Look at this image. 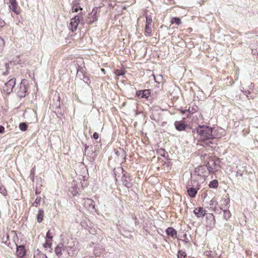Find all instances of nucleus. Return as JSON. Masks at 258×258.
<instances>
[{
  "label": "nucleus",
  "mask_w": 258,
  "mask_h": 258,
  "mask_svg": "<svg viewBox=\"0 0 258 258\" xmlns=\"http://www.w3.org/2000/svg\"><path fill=\"white\" fill-rule=\"evenodd\" d=\"M82 21L83 20L82 19H81L80 16L77 15L75 16L71 19L70 25L69 26V29L72 32L76 31L78 28L79 23Z\"/></svg>",
  "instance_id": "nucleus-6"
},
{
  "label": "nucleus",
  "mask_w": 258,
  "mask_h": 258,
  "mask_svg": "<svg viewBox=\"0 0 258 258\" xmlns=\"http://www.w3.org/2000/svg\"><path fill=\"white\" fill-rule=\"evenodd\" d=\"M166 232L168 235L171 236L172 237H176L177 232L172 227H169L166 230Z\"/></svg>",
  "instance_id": "nucleus-17"
},
{
  "label": "nucleus",
  "mask_w": 258,
  "mask_h": 258,
  "mask_svg": "<svg viewBox=\"0 0 258 258\" xmlns=\"http://www.w3.org/2000/svg\"><path fill=\"white\" fill-rule=\"evenodd\" d=\"M186 253L182 250H179L178 252V258H184L186 256Z\"/></svg>",
  "instance_id": "nucleus-30"
},
{
  "label": "nucleus",
  "mask_w": 258,
  "mask_h": 258,
  "mask_svg": "<svg viewBox=\"0 0 258 258\" xmlns=\"http://www.w3.org/2000/svg\"><path fill=\"white\" fill-rule=\"evenodd\" d=\"M4 243L12 249L13 248L14 246H16L17 247L16 254L18 257H22L25 255L26 249L24 245H21L18 246L16 243H14L12 246L11 245L10 242L8 241L7 240L4 241Z\"/></svg>",
  "instance_id": "nucleus-3"
},
{
  "label": "nucleus",
  "mask_w": 258,
  "mask_h": 258,
  "mask_svg": "<svg viewBox=\"0 0 258 258\" xmlns=\"http://www.w3.org/2000/svg\"><path fill=\"white\" fill-rule=\"evenodd\" d=\"M236 176L242 177L243 176V173L241 172L240 171H238L237 172Z\"/></svg>",
  "instance_id": "nucleus-41"
},
{
  "label": "nucleus",
  "mask_w": 258,
  "mask_h": 258,
  "mask_svg": "<svg viewBox=\"0 0 258 258\" xmlns=\"http://www.w3.org/2000/svg\"><path fill=\"white\" fill-rule=\"evenodd\" d=\"M54 235V229L53 228L49 229L46 234V238L49 239L50 240Z\"/></svg>",
  "instance_id": "nucleus-21"
},
{
  "label": "nucleus",
  "mask_w": 258,
  "mask_h": 258,
  "mask_svg": "<svg viewBox=\"0 0 258 258\" xmlns=\"http://www.w3.org/2000/svg\"><path fill=\"white\" fill-rule=\"evenodd\" d=\"M217 205V202H216V200L212 199L210 201V208L213 209H215L216 208Z\"/></svg>",
  "instance_id": "nucleus-27"
},
{
  "label": "nucleus",
  "mask_w": 258,
  "mask_h": 258,
  "mask_svg": "<svg viewBox=\"0 0 258 258\" xmlns=\"http://www.w3.org/2000/svg\"><path fill=\"white\" fill-rule=\"evenodd\" d=\"M85 22L88 24H92L94 21H92V20H91V17L89 16L85 20Z\"/></svg>",
  "instance_id": "nucleus-37"
},
{
  "label": "nucleus",
  "mask_w": 258,
  "mask_h": 258,
  "mask_svg": "<svg viewBox=\"0 0 258 258\" xmlns=\"http://www.w3.org/2000/svg\"><path fill=\"white\" fill-rule=\"evenodd\" d=\"M43 246L46 250L48 249L49 251H52V248H51V243L50 242V240L46 239L45 242L43 244Z\"/></svg>",
  "instance_id": "nucleus-20"
},
{
  "label": "nucleus",
  "mask_w": 258,
  "mask_h": 258,
  "mask_svg": "<svg viewBox=\"0 0 258 258\" xmlns=\"http://www.w3.org/2000/svg\"><path fill=\"white\" fill-rule=\"evenodd\" d=\"M3 240L4 241L5 240V237H3Z\"/></svg>",
  "instance_id": "nucleus-48"
},
{
  "label": "nucleus",
  "mask_w": 258,
  "mask_h": 258,
  "mask_svg": "<svg viewBox=\"0 0 258 258\" xmlns=\"http://www.w3.org/2000/svg\"><path fill=\"white\" fill-rule=\"evenodd\" d=\"M0 192L1 194H2L4 195H5L7 193L6 190L5 189V187H4L3 186L0 187Z\"/></svg>",
  "instance_id": "nucleus-38"
},
{
  "label": "nucleus",
  "mask_w": 258,
  "mask_h": 258,
  "mask_svg": "<svg viewBox=\"0 0 258 258\" xmlns=\"http://www.w3.org/2000/svg\"><path fill=\"white\" fill-rule=\"evenodd\" d=\"M93 138L95 140L98 139L99 138V135L96 132L94 133L93 134Z\"/></svg>",
  "instance_id": "nucleus-40"
},
{
  "label": "nucleus",
  "mask_w": 258,
  "mask_h": 258,
  "mask_svg": "<svg viewBox=\"0 0 258 258\" xmlns=\"http://www.w3.org/2000/svg\"><path fill=\"white\" fill-rule=\"evenodd\" d=\"M207 169V165L201 166L196 168L195 172L199 177L202 178L203 180H205V177H207L209 175Z\"/></svg>",
  "instance_id": "nucleus-4"
},
{
  "label": "nucleus",
  "mask_w": 258,
  "mask_h": 258,
  "mask_svg": "<svg viewBox=\"0 0 258 258\" xmlns=\"http://www.w3.org/2000/svg\"><path fill=\"white\" fill-rule=\"evenodd\" d=\"M40 201L41 197H37L33 203V205L35 206V207H37L38 205L40 203Z\"/></svg>",
  "instance_id": "nucleus-34"
},
{
  "label": "nucleus",
  "mask_w": 258,
  "mask_h": 258,
  "mask_svg": "<svg viewBox=\"0 0 258 258\" xmlns=\"http://www.w3.org/2000/svg\"><path fill=\"white\" fill-rule=\"evenodd\" d=\"M222 202H223L225 206H227L229 204L230 200L229 199H224L222 201Z\"/></svg>",
  "instance_id": "nucleus-39"
},
{
  "label": "nucleus",
  "mask_w": 258,
  "mask_h": 258,
  "mask_svg": "<svg viewBox=\"0 0 258 258\" xmlns=\"http://www.w3.org/2000/svg\"><path fill=\"white\" fill-rule=\"evenodd\" d=\"M97 9H98L97 7H95L93 9L92 12L89 14V15L91 17H92V18H93L92 21L95 22L97 20V17L96 16L97 13Z\"/></svg>",
  "instance_id": "nucleus-18"
},
{
  "label": "nucleus",
  "mask_w": 258,
  "mask_h": 258,
  "mask_svg": "<svg viewBox=\"0 0 258 258\" xmlns=\"http://www.w3.org/2000/svg\"><path fill=\"white\" fill-rule=\"evenodd\" d=\"M83 204L84 207L91 213L96 212L95 202L91 199H86L83 200Z\"/></svg>",
  "instance_id": "nucleus-5"
},
{
  "label": "nucleus",
  "mask_w": 258,
  "mask_h": 258,
  "mask_svg": "<svg viewBox=\"0 0 258 258\" xmlns=\"http://www.w3.org/2000/svg\"><path fill=\"white\" fill-rule=\"evenodd\" d=\"M209 185L210 188H217L218 185V182L217 180H213L210 182Z\"/></svg>",
  "instance_id": "nucleus-23"
},
{
  "label": "nucleus",
  "mask_w": 258,
  "mask_h": 258,
  "mask_svg": "<svg viewBox=\"0 0 258 258\" xmlns=\"http://www.w3.org/2000/svg\"><path fill=\"white\" fill-rule=\"evenodd\" d=\"M4 46H5L4 40L2 38L0 37V53L3 51Z\"/></svg>",
  "instance_id": "nucleus-31"
},
{
  "label": "nucleus",
  "mask_w": 258,
  "mask_h": 258,
  "mask_svg": "<svg viewBox=\"0 0 258 258\" xmlns=\"http://www.w3.org/2000/svg\"><path fill=\"white\" fill-rule=\"evenodd\" d=\"M152 22V19L151 16H147L146 17V24L148 25H151Z\"/></svg>",
  "instance_id": "nucleus-33"
},
{
  "label": "nucleus",
  "mask_w": 258,
  "mask_h": 258,
  "mask_svg": "<svg viewBox=\"0 0 258 258\" xmlns=\"http://www.w3.org/2000/svg\"><path fill=\"white\" fill-rule=\"evenodd\" d=\"M16 84V80L15 79H11L9 80L7 83L5 84L4 86V91L7 94H10L13 91V89Z\"/></svg>",
  "instance_id": "nucleus-8"
},
{
  "label": "nucleus",
  "mask_w": 258,
  "mask_h": 258,
  "mask_svg": "<svg viewBox=\"0 0 258 258\" xmlns=\"http://www.w3.org/2000/svg\"><path fill=\"white\" fill-rule=\"evenodd\" d=\"M5 131V128L2 125H0V133H3Z\"/></svg>",
  "instance_id": "nucleus-42"
},
{
  "label": "nucleus",
  "mask_w": 258,
  "mask_h": 258,
  "mask_svg": "<svg viewBox=\"0 0 258 258\" xmlns=\"http://www.w3.org/2000/svg\"><path fill=\"white\" fill-rule=\"evenodd\" d=\"M80 180V178L78 179V181L76 180H74L73 182L72 183V186L70 189V191L74 196L77 195V194L79 193L80 187H82V184H81Z\"/></svg>",
  "instance_id": "nucleus-7"
},
{
  "label": "nucleus",
  "mask_w": 258,
  "mask_h": 258,
  "mask_svg": "<svg viewBox=\"0 0 258 258\" xmlns=\"http://www.w3.org/2000/svg\"><path fill=\"white\" fill-rule=\"evenodd\" d=\"M66 246L64 243H60L55 248V253L58 256H60L62 255V251H64L66 249Z\"/></svg>",
  "instance_id": "nucleus-10"
},
{
  "label": "nucleus",
  "mask_w": 258,
  "mask_h": 258,
  "mask_svg": "<svg viewBox=\"0 0 258 258\" xmlns=\"http://www.w3.org/2000/svg\"><path fill=\"white\" fill-rule=\"evenodd\" d=\"M207 165L208 166L207 170H208V174H209L210 173H214L215 170L212 166H210V163H208Z\"/></svg>",
  "instance_id": "nucleus-35"
},
{
  "label": "nucleus",
  "mask_w": 258,
  "mask_h": 258,
  "mask_svg": "<svg viewBox=\"0 0 258 258\" xmlns=\"http://www.w3.org/2000/svg\"><path fill=\"white\" fill-rule=\"evenodd\" d=\"M188 195L190 197H195L197 194V190L194 187H190L187 189Z\"/></svg>",
  "instance_id": "nucleus-19"
},
{
  "label": "nucleus",
  "mask_w": 258,
  "mask_h": 258,
  "mask_svg": "<svg viewBox=\"0 0 258 258\" xmlns=\"http://www.w3.org/2000/svg\"><path fill=\"white\" fill-rule=\"evenodd\" d=\"M206 212L207 211L202 207H198L196 208L194 211V213L195 215L199 218L203 217L205 215H206Z\"/></svg>",
  "instance_id": "nucleus-12"
},
{
  "label": "nucleus",
  "mask_w": 258,
  "mask_h": 258,
  "mask_svg": "<svg viewBox=\"0 0 258 258\" xmlns=\"http://www.w3.org/2000/svg\"><path fill=\"white\" fill-rule=\"evenodd\" d=\"M44 215L43 210L42 209H39L37 214V220L38 222H41L43 220Z\"/></svg>",
  "instance_id": "nucleus-22"
},
{
  "label": "nucleus",
  "mask_w": 258,
  "mask_h": 258,
  "mask_svg": "<svg viewBox=\"0 0 258 258\" xmlns=\"http://www.w3.org/2000/svg\"><path fill=\"white\" fill-rule=\"evenodd\" d=\"M89 227L90 228V229H89V232L91 233H93V232H92V231H93V228H92L93 227Z\"/></svg>",
  "instance_id": "nucleus-43"
},
{
  "label": "nucleus",
  "mask_w": 258,
  "mask_h": 258,
  "mask_svg": "<svg viewBox=\"0 0 258 258\" xmlns=\"http://www.w3.org/2000/svg\"><path fill=\"white\" fill-rule=\"evenodd\" d=\"M8 238H9V236H8V235H7V236H6V239H8Z\"/></svg>",
  "instance_id": "nucleus-45"
},
{
  "label": "nucleus",
  "mask_w": 258,
  "mask_h": 258,
  "mask_svg": "<svg viewBox=\"0 0 258 258\" xmlns=\"http://www.w3.org/2000/svg\"><path fill=\"white\" fill-rule=\"evenodd\" d=\"M104 71V69H102V72H103Z\"/></svg>",
  "instance_id": "nucleus-47"
},
{
  "label": "nucleus",
  "mask_w": 258,
  "mask_h": 258,
  "mask_svg": "<svg viewBox=\"0 0 258 258\" xmlns=\"http://www.w3.org/2000/svg\"><path fill=\"white\" fill-rule=\"evenodd\" d=\"M65 246L69 255L73 256L77 254L79 249L77 241L74 240L73 239H70Z\"/></svg>",
  "instance_id": "nucleus-2"
},
{
  "label": "nucleus",
  "mask_w": 258,
  "mask_h": 258,
  "mask_svg": "<svg viewBox=\"0 0 258 258\" xmlns=\"http://www.w3.org/2000/svg\"><path fill=\"white\" fill-rule=\"evenodd\" d=\"M137 94L138 95L141 96L143 98H148L150 96V92L149 90L140 91Z\"/></svg>",
  "instance_id": "nucleus-16"
},
{
  "label": "nucleus",
  "mask_w": 258,
  "mask_h": 258,
  "mask_svg": "<svg viewBox=\"0 0 258 258\" xmlns=\"http://www.w3.org/2000/svg\"><path fill=\"white\" fill-rule=\"evenodd\" d=\"M115 154L118 157V160L120 162H123L126 157V153L122 149H119L115 151Z\"/></svg>",
  "instance_id": "nucleus-11"
},
{
  "label": "nucleus",
  "mask_w": 258,
  "mask_h": 258,
  "mask_svg": "<svg viewBox=\"0 0 258 258\" xmlns=\"http://www.w3.org/2000/svg\"><path fill=\"white\" fill-rule=\"evenodd\" d=\"M169 1H171L172 0H168Z\"/></svg>",
  "instance_id": "nucleus-49"
},
{
  "label": "nucleus",
  "mask_w": 258,
  "mask_h": 258,
  "mask_svg": "<svg viewBox=\"0 0 258 258\" xmlns=\"http://www.w3.org/2000/svg\"><path fill=\"white\" fill-rule=\"evenodd\" d=\"M196 132L199 141L209 147H212V145L213 144V139L221 137V135L218 134L217 130L207 125H199L196 128Z\"/></svg>",
  "instance_id": "nucleus-1"
},
{
  "label": "nucleus",
  "mask_w": 258,
  "mask_h": 258,
  "mask_svg": "<svg viewBox=\"0 0 258 258\" xmlns=\"http://www.w3.org/2000/svg\"><path fill=\"white\" fill-rule=\"evenodd\" d=\"M115 74L117 76H122L124 74L123 71L121 70H116L115 72Z\"/></svg>",
  "instance_id": "nucleus-32"
},
{
  "label": "nucleus",
  "mask_w": 258,
  "mask_h": 258,
  "mask_svg": "<svg viewBox=\"0 0 258 258\" xmlns=\"http://www.w3.org/2000/svg\"><path fill=\"white\" fill-rule=\"evenodd\" d=\"M145 32L148 34V35H151V25H146Z\"/></svg>",
  "instance_id": "nucleus-29"
},
{
  "label": "nucleus",
  "mask_w": 258,
  "mask_h": 258,
  "mask_svg": "<svg viewBox=\"0 0 258 258\" xmlns=\"http://www.w3.org/2000/svg\"><path fill=\"white\" fill-rule=\"evenodd\" d=\"M171 24H176L177 25H179L181 24V21L179 18L177 17H173L172 18L171 20Z\"/></svg>",
  "instance_id": "nucleus-24"
},
{
  "label": "nucleus",
  "mask_w": 258,
  "mask_h": 258,
  "mask_svg": "<svg viewBox=\"0 0 258 258\" xmlns=\"http://www.w3.org/2000/svg\"><path fill=\"white\" fill-rule=\"evenodd\" d=\"M224 212V217L225 219H228L231 216V213L229 211H227L226 209L223 210Z\"/></svg>",
  "instance_id": "nucleus-28"
},
{
  "label": "nucleus",
  "mask_w": 258,
  "mask_h": 258,
  "mask_svg": "<svg viewBox=\"0 0 258 258\" xmlns=\"http://www.w3.org/2000/svg\"><path fill=\"white\" fill-rule=\"evenodd\" d=\"M9 3L10 4L9 7L12 11L16 14H19L20 12V9L18 6L16 0H9Z\"/></svg>",
  "instance_id": "nucleus-9"
},
{
  "label": "nucleus",
  "mask_w": 258,
  "mask_h": 258,
  "mask_svg": "<svg viewBox=\"0 0 258 258\" xmlns=\"http://www.w3.org/2000/svg\"><path fill=\"white\" fill-rule=\"evenodd\" d=\"M19 127L22 131H25L27 129V125L25 122L20 123Z\"/></svg>",
  "instance_id": "nucleus-25"
},
{
  "label": "nucleus",
  "mask_w": 258,
  "mask_h": 258,
  "mask_svg": "<svg viewBox=\"0 0 258 258\" xmlns=\"http://www.w3.org/2000/svg\"><path fill=\"white\" fill-rule=\"evenodd\" d=\"M121 181L122 184L127 188H130L132 186L131 179L129 177L123 174L121 178Z\"/></svg>",
  "instance_id": "nucleus-15"
},
{
  "label": "nucleus",
  "mask_w": 258,
  "mask_h": 258,
  "mask_svg": "<svg viewBox=\"0 0 258 258\" xmlns=\"http://www.w3.org/2000/svg\"><path fill=\"white\" fill-rule=\"evenodd\" d=\"M175 128L178 131H182L185 129L187 125L183 122L176 121L174 123Z\"/></svg>",
  "instance_id": "nucleus-14"
},
{
  "label": "nucleus",
  "mask_w": 258,
  "mask_h": 258,
  "mask_svg": "<svg viewBox=\"0 0 258 258\" xmlns=\"http://www.w3.org/2000/svg\"><path fill=\"white\" fill-rule=\"evenodd\" d=\"M84 79H86L87 80H88V78L87 77V78L84 77Z\"/></svg>",
  "instance_id": "nucleus-46"
},
{
  "label": "nucleus",
  "mask_w": 258,
  "mask_h": 258,
  "mask_svg": "<svg viewBox=\"0 0 258 258\" xmlns=\"http://www.w3.org/2000/svg\"><path fill=\"white\" fill-rule=\"evenodd\" d=\"M206 221L207 224L209 225L215 224V217L213 214L211 213L206 214Z\"/></svg>",
  "instance_id": "nucleus-13"
},
{
  "label": "nucleus",
  "mask_w": 258,
  "mask_h": 258,
  "mask_svg": "<svg viewBox=\"0 0 258 258\" xmlns=\"http://www.w3.org/2000/svg\"><path fill=\"white\" fill-rule=\"evenodd\" d=\"M79 10H82V8L78 7L77 6H74L72 7V11L74 12H78Z\"/></svg>",
  "instance_id": "nucleus-36"
},
{
  "label": "nucleus",
  "mask_w": 258,
  "mask_h": 258,
  "mask_svg": "<svg viewBox=\"0 0 258 258\" xmlns=\"http://www.w3.org/2000/svg\"><path fill=\"white\" fill-rule=\"evenodd\" d=\"M122 235H123L125 237H127L128 236V235L127 234H123V233H122Z\"/></svg>",
  "instance_id": "nucleus-44"
},
{
  "label": "nucleus",
  "mask_w": 258,
  "mask_h": 258,
  "mask_svg": "<svg viewBox=\"0 0 258 258\" xmlns=\"http://www.w3.org/2000/svg\"><path fill=\"white\" fill-rule=\"evenodd\" d=\"M34 258H47V256L42 253L38 252L34 255Z\"/></svg>",
  "instance_id": "nucleus-26"
}]
</instances>
